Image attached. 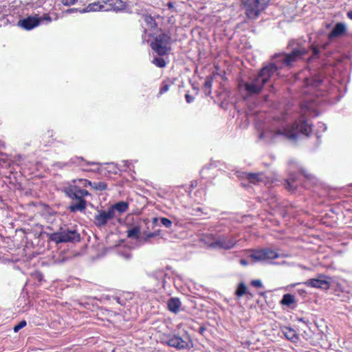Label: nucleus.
<instances>
[{
  "label": "nucleus",
  "instance_id": "nucleus-52",
  "mask_svg": "<svg viewBox=\"0 0 352 352\" xmlns=\"http://www.w3.org/2000/svg\"><path fill=\"white\" fill-rule=\"evenodd\" d=\"M347 16L352 20V10L347 12Z\"/></svg>",
  "mask_w": 352,
  "mask_h": 352
},
{
  "label": "nucleus",
  "instance_id": "nucleus-57",
  "mask_svg": "<svg viewBox=\"0 0 352 352\" xmlns=\"http://www.w3.org/2000/svg\"><path fill=\"white\" fill-rule=\"evenodd\" d=\"M201 209L200 208H197V211H201Z\"/></svg>",
  "mask_w": 352,
  "mask_h": 352
},
{
  "label": "nucleus",
  "instance_id": "nucleus-30",
  "mask_svg": "<svg viewBox=\"0 0 352 352\" xmlns=\"http://www.w3.org/2000/svg\"><path fill=\"white\" fill-rule=\"evenodd\" d=\"M173 85H174V82L170 79H167L166 80H164L162 83L160 89L159 91V94L162 95V94L167 92L169 90L170 87L173 86Z\"/></svg>",
  "mask_w": 352,
  "mask_h": 352
},
{
  "label": "nucleus",
  "instance_id": "nucleus-13",
  "mask_svg": "<svg viewBox=\"0 0 352 352\" xmlns=\"http://www.w3.org/2000/svg\"><path fill=\"white\" fill-rule=\"evenodd\" d=\"M41 25V19L38 14L28 16L26 18L21 19L18 22V25L25 30H31Z\"/></svg>",
  "mask_w": 352,
  "mask_h": 352
},
{
  "label": "nucleus",
  "instance_id": "nucleus-36",
  "mask_svg": "<svg viewBox=\"0 0 352 352\" xmlns=\"http://www.w3.org/2000/svg\"><path fill=\"white\" fill-rule=\"evenodd\" d=\"M300 171L301 172V173L303 175V176L307 179L310 180V181H312L314 179V176L312 174L307 173V171L306 170L300 168Z\"/></svg>",
  "mask_w": 352,
  "mask_h": 352
},
{
  "label": "nucleus",
  "instance_id": "nucleus-6",
  "mask_svg": "<svg viewBox=\"0 0 352 352\" xmlns=\"http://www.w3.org/2000/svg\"><path fill=\"white\" fill-rule=\"evenodd\" d=\"M280 55L275 54L272 58L274 60L273 63H270L263 66L258 72V75L262 80H265V84L270 82V78L275 74H278V70L285 67L291 68L289 65H285L280 61Z\"/></svg>",
  "mask_w": 352,
  "mask_h": 352
},
{
  "label": "nucleus",
  "instance_id": "nucleus-48",
  "mask_svg": "<svg viewBox=\"0 0 352 352\" xmlns=\"http://www.w3.org/2000/svg\"><path fill=\"white\" fill-rule=\"evenodd\" d=\"M298 293L299 294V295H300L301 296H305L307 294L306 291L304 290V289H298Z\"/></svg>",
  "mask_w": 352,
  "mask_h": 352
},
{
  "label": "nucleus",
  "instance_id": "nucleus-39",
  "mask_svg": "<svg viewBox=\"0 0 352 352\" xmlns=\"http://www.w3.org/2000/svg\"><path fill=\"white\" fill-rule=\"evenodd\" d=\"M251 285L253 287H257V288H260V287H261L263 286L262 282L259 279L252 280Z\"/></svg>",
  "mask_w": 352,
  "mask_h": 352
},
{
  "label": "nucleus",
  "instance_id": "nucleus-14",
  "mask_svg": "<svg viewBox=\"0 0 352 352\" xmlns=\"http://www.w3.org/2000/svg\"><path fill=\"white\" fill-rule=\"evenodd\" d=\"M326 277L324 275L320 274L318 278H311L304 283L305 285L310 287L320 288L327 289L329 287V283L322 278Z\"/></svg>",
  "mask_w": 352,
  "mask_h": 352
},
{
  "label": "nucleus",
  "instance_id": "nucleus-27",
  "mask_svg": "<svg viewBox=\"0 0 352 352\" xmlns=\"http://www.w3.org/2000/svg\"><path fill=\"white\" fill-rule=\"evenodd\" d=\"M296 302V301L294 296L290 294H285L283 296V298L280 300V304L282 305L290 307L292 304H294Z\"/></svg>",
  "mask_w": 352,
  "mask_h": 352
},
{
  "label": "nucleus",
  "instance_id": "nucleus-8",
  "mask_svg": "<svg viewBox=\"0 0 352 352\" xmlns=\"http://www.w3.org/2000/svg\"><path fill=\"white\" fill-rule=\"evenodd\" d=\"M265 85V80H262L258 74L250 78L249 81H243L240 83V86L244 87L250 96L260 94Z\"/></svg>",
  "mask_w": 352,
  "mask_h": 352
},
{
  "label": "nucleus",
  "instance_id": "nucleus-9",
  "mask_svg": "<svg viewBox=\"0 0 352 352\" xmlns=\"http://www.w3.org/2000/svg\"><path fill=\"white\" fill-rule=\"evenodd\" d=\"M164 343L169 346L174 347L177 350L189 349L192 344L188 334L186 333L181 337L178 335H174L164 341Z\"/></svg>",
  "mask_w": 352,
  "mask_h": 352
},
{
  "label": "nucleus",
  "instance_id": "nucleus-42",
  "mask_svg": "<svg viewBox=\"0 0 352 352\" xmlns=\"http://www.w3.org/2000/svg\"><path fill=\"white\" fill-rule=\"evenodd\" d=\"M79 182L81 184V185L83 186V187H87V186H89V183H92L91 182L87 180V179H80L78 180Z\"/></svg>",
  "mask_w": 352,
  "mask_h": 352
},
{
  "label": "nucleus",
  "instance_id": "nucleus-24",
  "mask_svg": "<svg viewBox=\"0 0 352 352\" xmlns=\"http://www.w3.org/2000/svg\"><path fill=\"white\" fill-rule=\"evenodd\" d=\"M287 339L295 342L298 340V334L296 331L291 327H285L283 331Z\"/></svg>",
  "mask_w": 352,
  "mask_h": 352
},
{
  "label": "nucleus",
  "instance_id": "nucleus-35",
  "mask_svg": "<svg viewBox=\"0 0 352 352\" xmlns=\"http://www.w3.org/2000/svg\"><path fill=\"white\" fill-rule=\"evenodd\" d=\"M160 225H162L167 228H170L173 225V222L166 217H160Z\"/></svg>",
  "mask_w": 352,
  "mask_h": 352
},
{
  "label": "nucleus",
  "instance_id": "nucleus-26",
  "mask_svg": "<svg viewBox=\"0 0 352 352\" xmlns=\"http://www.w3.org/2000/svg\"><path fill=\"white\" fill-rule=\"evenodd\" d=\"M234 294L238 298H241L245 294H250V296H252V294L248 292V287L245 285V284L242 282L238 285L237 288L234 292Z\"/></svg>",
  "mask_w": 352,
  "mask_h": 352
},
{
  "label": "nucleus",
  "instance_id": "nucleus-25",
  "mask_svg": "<svg viewBox=\"0 0 352 352\" xmlns=\"http://www.w3.org/2000/svg\"><path fill=\"white\" fill-rule=\"evenodd\" d=\"M212 80L213 78L211 76H208L206 78L204 86L202 87L203 91L206 96H208L211 94Z\"/></svg>",
  "mask_w": 352,
  "mask_h": 352
},
{
  "label": "nucleus",
  "instance_id": "nucleus-50",
  "mask_svg": "<svg viewBox=\"0 0 352 352\" xmlns=\"http://www.w3.org/2000/svg\"><path fill=\"white\" fill-rule=\"evenodd\" d=\"M153 233L155 234V236H159L161 233V230L158 229V230L153 232Z\"/></svg>",
  "mask_w": 352,
  "mask_h": 352
},
{
  "label": "nucleus",
  "instance_id": "nucleus-29",
  "mask_svg": "<svg viewBox=\"0 0 352 352\" xmlns=\"http://www.w3.org/2000/svg\"><path fill=\"white\" fill-rule=\"evenodd\" d=\"M144 19L146 25L151 29L155 30L157 28V23L153 16L150 14L144 16Z\"/></svg>",
  "mask_w": 352,
  "mask_h": 352
},
{
  "label": "nucleus",
  "instance_id": "nucleus-49",
  "mask_svg": "<svg viewBox=\"0 0 352 352\" xmlns=\"http://www.w3.org/2000/svg\"><path fill=\"white\" fill-rule=\"evenodd\" d=\"M167 7L168 9H173L174 8V3L171 1L167 3Z\"/></svg>",
  "mask_w": 352,
  "mask_h": 352
},
{
  "label": "nucleus",
  "instance_id": "nucleus-4",
  "mask_svg": "<svg viewBox=\"0 0 352 352\" xmlns=\"http://www.w3.org/2000/svg\"><path fill=\"white\" fill-rule=\"evenodd\" d=\"M271 0H242L246 16L250 20L256 19L268 6Z\"/></svg>",
  "mask_w": 352,
  "mask_h": 352
},
{
  "label": "nucleus",
  "instance_id": "nucleus-38",
  "mask_svg": "<svg viewBox=\"0 0 352 352\" xmlns=\"http://www.w3.org/2000/svg\"><path fill=\"white\" fill-rule=\"evenodd\" d=\"M27 324L26 323V321L25 320H21V322H19L16 325H15L13 328V330L14 332H17L19 331L21 329L23 328L24 327H25Z\"/></svg>",
  "mask_w": 352,
  "mask_h": 352
},
{
  "label": "nucleus",
  "instance_id": "nucleus-43",
  "mask_svg": "<svg viewBox=\"0 0 352 352\" xmlns=\"http://www.w3.org/2000/svg\"><path fill=\"white\" fill-rule=\"evenodd\" d=\"M185 98L188 103H190L194 100V97H192V96H190L188 94H186Z\"/></svg>",
  "mask_w": 352,
  "mask_h": 352
},
{
  "label": "nucleus",
  "instance_id": "nucleus-1",
  "mask_svg": "<svg viewBox=\"0 0 352 352\" xmlns=\"http://www.w3.org/2000/svg\"><path fill=\"white\" fill-rule=\"evenodd\" d=\"M311 131L312 124L302 116L294 122L291 127L261 133L260 138H270L273 142L285 140L296 141L300 135L308 137Z\"/></svg>",
  "mask_w": 352,
  "mask_h": 352
},
{
  "label": "nucleus",
  "instance_id": "nucleus-28",
  "mask_svg": "<svg viewBox=\"0 0 352 352\" xmlns=\"http://www.w3.org/2000/svg\"><path fill=\"white\" fill-rule=\"evenodd\" d=\"M285 186L289 191L294 192L296 189L297 184H296V177L294 175H290L289 178L286 180Z\"/></svg>",
  "mask_w": 352,
  "mask_h": 352
},
{
  "label": "nucleus",
  "instance_id": "nucleus-15",
  "mask_svg": "<svg viewBox=\"0 0 352 352\" xmlns=\"http://www.w3.org/2000/svg\"><path fill=\"white\" fill-rule=\"evenodd\" d=\"M346 32V25L343 23H337L328 35V38L332 40L334 38L343 36Z\"/></svg>",
  "mask_w": 352,
  "mask_h": 352
},
{
  "label": "nucleus",
  "instance_id": "nucleus-3",
  "mask_svg": "<svg viewBox=\"0 0 352 352\" xmlns=\"http://www.w3.org/2000/svg\"><path fill=\"white\" fill-rule=\"evenodd\" d=\"M66 196L71 199V202L67 208L70 212H83L87 208L86 200L80 196L76 190V185H69L63 189Z\"/></svg>",
  "mask_w": 352,
  "mask_h": 352
},
{
  "label": "nucleus",
  "instance_id": "nucleus-47",
  "mask_svg": "<svg viewBox=\"0 0 352 352\" xmlns=\"http://www.w3.org/2000/svg\"><path fill=\"white\" fill-rule=\"evenodd\" d=\"M240 263L242 265L246 266L248 265V261L246 259L242 258L240 260Z\"/></svg>",
  "mask_w": 352,
  "mask_h": 352
},
{
  "label": "nucleus",
  "instance_id": "nucleus-23",
  "mask_svg": "<svg viewBox=\"0 0 352 352\" xmlns=\"http://www.w3.org/2000/svg\"><path fill=\"white\" fill-rule=\"evenodd\" d=\"M110 210L113 212L118 211L120 213H123L129 209V204L126 201H119L109 207Z\"/></svg>",
  "mask_w": 352,
  "mask_h": 352
},
{
  "label": "nucleus",
  "instance_id": "nucleus-46",
  "mask_svg": "<svg viewBox=\"0 0 352 352\" xmlns=\"http://www.w3.org/2000/svg\"><path fill=\"white\" fill-rule=\"evenodd\" d=\"M76 160H82V161H83V160H84L83 157H74V158H72V159L70 160V162H71L72 163H73V164H74V163H76Z\"/></svg>",
  "mask_w": 352,
  "mask_h": 352
},
{
  "label": "nucleus",
  "instance_id": "nucleus-51",
  "mask_svg": "<svg viewBox=\"0 0 352 352\" xmlns=\"http://www.w3.org/2000/svg\"><path fill=\"white\" fill-rule=\"evenodd\" d=\"M126 259L129 260L131 258V254L129 253H126L124 255Z\"/></svg>",
  "mask_w": 352,
  "mask_h": 352
},
{
  "label": "nucleus",
  "instance_id": "nucleus-32",
  "mask_svg": "<svg viewBox=\"0 0 352 352\" xmlns=\"http://www.w3.org/2000/svg\"><path fill=\"white\" fill-rule=\"evenodd\" d=\"M155 237V234L152 232H144L140 239V245L144 244L150 241L151 238Z\"/></svg>",
  "mask_w": 352,
  "mask_h": 352
},
{
  "label": "nucleus",
  "instance_id": "nucleus-19",
  "mask_svg": "<svg viewBox=\"0 0 352 352\" xmlns=\"http://www.w3.org/2000/svg\"><path fill=\"white\" fill-rule=\"evenodd\" d=\"M149 276L157 280V285H158L160 280H162V286L164 287L166 280L164 277L167 276V274L164 272L163 269H158L152 272Z\"/></svg>",
  "mask_w": 352,
  "mask_h": 352
},
{
  "label": "nucleus",
  "instance_id": "nucleus-41",
  "mask_svg": "<svg viewBox=\"0 0 352 352\" xmlns=\"http://www.w3.org/2000/svg\"><path fill=\"white\" fill-rule=\"evenodd\" d=\"M78 0H62L64 6H69L74 5Z\"/></svg>",
  "mask_w": 352,
  "mask_h": 352
},
{
  "label": "nucleus",
  "instance_id": "nucleus-44",
  "mask_svg": "<svg viewBox=\"0 0 352 352\" xmlns=\"http://www.w3.org/2000/svg\"><path fill=\"white\" fill-rule=\"evenodd\" d=\"M159 221H160V218L153 217L152 218V223L153 226H160Z\"/></svg>",
  "mask_w": 352,
  "mask_h": 352
},
{
  "label": "nucleus",
  "instance_id": "nucleus-34",
  "mask_svg": "<svg viewBox=\"0 0 352 352\" xmlns=\"http://www.w3.org/2000/svg\"><path fill=\"white\" fill-rule=\"evenodd\" d=\"M307 47L309 48V50H312V56L309 58V60L311 59V58H318L319 56V54H320V51L318 50V48L316 46H314V45H310V46H307Z\"/></svg>",
  "mask_w": 352,
  "mask_h": 352
},
{
  "label": "nucleus",
  "instance_id": "nucleus-17",
  "mask_svg": "<svg viewBox=\"0 0 352 352\" xmlns=\"http://www.w3.org/2000/svg\"><path fill=\"white\" fill-rule=\"evenodd\" d=\"M181 305V301L178 298L172 297L167 301L168 310L174 314H177L179 311Z\"/></svg>",
  "mask_w": 352,
  "mask_h": 352
},
{
  "label": "nucleus",
  "instance_id": "nucleus-2",
  "mask_svg": "<svg viewBox=\"0 0 352 352\" xmlns=\"http://www.w3.org/2000/svg\"><path fill=\"white\" fill-rule=\"evenodd\" d=\"M287 50L289 52L278 54L282 64L289 65L290 67H293L296 62L303 59L309 51V48L307 46V41L302 37L289 40Z\"/></svg>",
  "mask_w": 352,
  "mask_h": 352
},
{
  "label": "nucleus",
  "instance_id": "nucleus-53",
  "mask_svg": "<svg viewBox=\"0 0 352 352\" xmlns=\"http://www.w3.org/2000/svg\"><path fill=\"white\" fill-rule=\"evenodd\" d=\"M6 163V160L0 159V166H3Z\"/></svg>",
  "mask_w": 352,
  "mask_h": 352
},
{
  "label": "nucleus",
  "instance_id": "nucleus-31",
  "mask_svg": "<svg viewBox=\"0 0 352 352\" xmlns=\"http://www.w3.org/2000/svg\"><path fill=\"white\" fill-rule=\"evenodd\" d=\"M89 186L97 190H104L107 188V184L102 182L89 183Z\"/></svg>",
  "mask_w": 352,
  "mask_h": 352
},
{
  "label": "nucleus",
  "instance_id": "nucleus-18",
  "mask_svg": "<svg viewBox=\"0 0 352 352\" xmlns=\"http://www.w3.org/2000/svg\"><path fill=\"white\" fill-rule=\"evenodd\" d=\"M246 177L250 183L254 184L265 183V177L261 173H248Z\"/></svg>",
  "mask_w": 352,
  "mask_h": 352
},
{
  "label": "nucleus",
  "instance_id": "nucleus-58",
  "mask_svg": "<svg viewBox=\"0 0 352 352\" xmlns=\"http://www.w3.org/2000/svg\"><path fill=\"white\" fill-rule=\"evenodd\" d=\"M204 330V328H202V327L200 329V331H203Z\"/></svg>",
  "mask_w": 352,
  "mask_h": 352
},
{
  "label": "nucleus",
  "instance_id": "nucleus-5",
  "mask_svg": "<svg viewBox=\"0 0 352 352\" xmlns=\"http://www.w3.org/2000/svg\"><path fill=\"white\" fill-rule=\"evenodd\" d=\"M49 239L56 243H76L80 241V233L74 228H60L56 232L50 234Z\"/></svg>",
  "mask_w": 352,
  "mask_h": 352
},
{
  "label": "nucleus",
  "instance_id": "nucleus-22",
  "mask_svg": "<svg viewBox=\"0 0 352 352\" xmlns=\"http://www.w3.org/2000/svg\"><path fill=\"white\" fill-rule=\"evenodd\" d=\"M127 237L132 239H136L137 241L140 244V239L142 238V235H140V226H134L130 229L127 230Z\"/></svg>",
  "mask_w": 352,
  "mask_h": 352
},
{
  "label": "nucleus",
  "instance_id": "nucleus-40",
  "mask_svg": "<svg viewBox=\"0 0 352 352\" xmlns=\"http://www.w3.org/2000/svg\"><path fill=\"white\" fill-rule=\"evenodd\" d=\"M39 19H41V23L43 21H46L48 23L52 21V18L48 14H45L43 16H39Z\"/></svg>",
  "mask_w": 352,
  "mask_h": 352
},
{
  "label": "nucleus",
  "instance_id": "nucleus-7",
  "mask_svg": "<svg viewBox=\"0 0 352 352\" xmlns=\"http://www.w3.org/2000/svg\"><path fill=\"white\" fill-rule=\"evenodd\" d=\"M172 38L170 34L162 32L157 34L151 43V47L157 55L162 56L171 50Z\"/></svg>",
  "mask_w": 352,
  "mask_h": 352
},
{
  "label": "nucleus",
  "instance_id": "nucleus-11",
  "mask_svg": "<svg viewBox=\"0 0 352 352\" xmlns=\"http://www.w3.org/2000/svg\"><path fill=\"white\" fill-rule=\"evenodd\" d=\"M115 218V212L108 208L107 210H97L96 214L94 215V223L98 228H103L107 225L108 221Z\"/></svg>",
  "mask_w": 352,
  "mask_h": 352
},
{
  "label": "nucleus",
  "instance_id": "nucleus-16",
  "mask_svg": "<svg viewBox=\"0 0 352 352\" xmlns=\"http://www.w3.org/2000/svg\"><path fill=\"white\" fill-rule=\"evenodd\" d=\"M324 78L323 74L318 72L307 78V84L309 86L318 87L322 84Z\"/></svg>",
  "mask_w": 352,
  "mask_h": 352
},
{
  "label": "nucleus",
  "instance_id": "nucleus-56",
  "mask_svg": "<svg viewBox=\"0 0 352 352\" xmlns=\"http://www.w3.org/2000/svg\"><path fill=\"white\" fill-rule=\"evenodd\" d=\"M289 163H290V164H292V163H294V161H293V160H290V161H289Z\"/></svg>",
  "mask_w": 352,
  "mask_h": 352
},
{
  "label": "nucleus",
  "instance_id": "nucleus-12",
  "mask_svg": "<svg viewBox=\"0 0 352 352\" xmlns=\"http://www.w3.org/2000/svg\"><path fill=\"white\" fill-rule=\"evenodd\" d=\"M278 254L270 248L255 250L249 256L254 261H265L278 258Z\"/></svg>",
  "mask_w": 352,
  "mask_h": 352
},
{
  "label": "nucleus",
  "instance_id": "nucleus-37",
  "mask_svg": "<svg viewBox=\"0 0 352 352\" xmlns=\"http://www.w3.org/2000/svg\"><path fill=\"white\" fill-rule=\"evenodd\" d=\"M76 190L78 191V193L80 195V196L84 199L85 197L90 195V193L88 192V190L82 189L80 186H76Z\"/></svg>",
  "mask_w": 352,
  "mask_h": 352
},
{
  "label": "nucleus",
  "instance_id": "nucleus-21",
  "mask_svg": "<svg viewBox=\"0 0 352 352\" xmlns=\"http://www.w3.org/2000/svg\"><path fill=\"white\" fill-rule=\"evenodd\" d=\"M104 5L101 4L100 1H96L91 3H89L85 8L82 9L80 11V13H85L88 12H96L103 10L104 11Z\"/></svg>",
  "mask_w": 352,
  "mask_h": 352
},
{
  "label": "nucleus",
  "instance_id": "nucleus-33",
  "mask_svg": "<svg viewBox=\"0 0 352 352\" xmlns=\"http://www.w3.org/2000/svg\"><path fill=\"white\" fill-rule=\"evenodd\" d=\"M153 63L160 68H163L166 66L165 60L161 57H155L153 60Z\"/></svg>",
  "mask_w": 352,
  "mask_h": 352
},
{
  "label": "nucleus",
  "instance_id": "nucleus-20",
  "mask_svg": "<svg viewBox=\"0 0 352 352\" xmlns=\"http://www.w3.org/2000/svg\"><path fill=\"white\" fill-rule=\"evenodd\" d=\"M126 8V3L122 0H114L110 3V6L104 9V11L120 12Z\"/></svg>",
  "mask_w": 352,
  "mask_h": 352
},
{
  "label": "nucleus",
  "instance_id": "nucleus-54",
  "mask_svg": "<svg viewBox=\"0 0 352 352\" xmlns=\"http://www.w3.org/2000/svg\"><path fill=\"white\" fill-rule=\"evenodd\" d=\"M299 321L305 323V324H307V321L305 318H300Z\"/></svg>",
  "mask_w": 352,
  "mask_h": 352
},
{
  "label": "nucleus",
  "instance_id": "nucleus-45",
  "mask_svg": "<svg viewBox=\"0 0 352 352\" xmlns=\"http://www.w3.org/2000/svg\"><path fill=\"white\" fill-rule=\"evenodd\" d=\"M81 10L78 8H69L65 11L66 13H73V12H77L80 11Z\"/></svg>",
  "mask_w": 352,
  "mask_h": 352
},
{
  "label": "nucleus",
  "instance_id": "nucleus-10",
  "mask_svg": "<svg viewBox=\"0 0 352 352\" xmlns=\"http://www.w3.org/2000/svg\"><path fill=\"white\" fill-rule=\"evenodd\" d=\"M236 244V240L232 235L222 234L219 236L210 247L214 249L230 250Z\"/></svg>",
  "mask_w": 352,
  "mask_h": 352
},
{
  "label": "nucleus",
  "instance_id": "nucleus-55",
  "mask_svg": "<svg viewBox=\"0 0 352 352\" xmlns=\"http://www.w3.org/2000/svg\"><path fill=\"white\" fill-rule=\"evenodd\" d=\"M144 222L145 223H147V222H148V219H146L144 220Z\"/></svg>",
  "mask_w": 352,
  "mask_h": 352
},
{
  "label": "nucleus",
  "instance_id": "nucleus-59",
  "mask_svg": "<svg viewBox=\"0 0 352 352\" xmlns=\"http://www.w3.org/2000/svg\"><path fill=\"white\" fill-rule=\"evenodd\" d=\"M327 45V44L324 45L323 46V47H324V48H326Z\"/></svg>",
  "mask_w": 352,
  "mask_h": 352
}]
</instances>
